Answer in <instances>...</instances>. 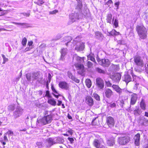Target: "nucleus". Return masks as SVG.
<instances>
[{
  "instance_id": "f3484780",
  "label": "nucleus",
  "mask_w": 148,
  "mask_h": 148,
  "mask_svg": "<svg viewBox=\"0 0 148 148\" xmlns=\"http://www.w3.org/2000/svg\"><path fill=\"white\" fill-rule=\"evenodd\" d=\"M105 91V96L108 98H110L113 95V92L112 90L109 88H106Z\"/></svg>"
},
{
  "instance_id": "a211bd4d",
  "label": "nucleus",
  "mask_w": 148,
  "mask_h": 148,
  "mask_svg": "<svg viewBox=\"0 0 148 148\" xmlns=\"http://www.w3.org/2000/svg\"><path fill=\"white\" fill-rule=\"evenodd\" d=\"M46 142L47 145L50 146L55 144V139L51 138H48L46 140Z\"/></svg>"
},
{
  "instance_id": "423d86ee",
  "label": "nucleus",
  "mask_w": 148,
  "mask_h": 148,
  "mask_svg": "<svg viewBox=\"0 0 148 148\" xmlns=\"http://www.w3.org/2000/svg\"><path fill=\"white\" fill-rule=\"evenodd\" d=\"M134 61L136 64L138 66L143 67L144 66L143 61L140 57L138 56L134 57Z\"/></svg>"
},
{
  "instance_id": "5701e85b",
  "label": "nucleus",
  "mask_w": 148,
  "mask_h": 148,
  "mask_svg": "<svg viewBox=\"0 0 148 148\" xmlns=\"http://www.w3.org/2000/svg\"><path fill=\"white\" fill-rule=\"evenodd\" d=\"M72 40L71 37L70 36H67L64 37V38L63 41L65 43V45L66 46L68 45V44Z\"/></svg>"
},
{
  "instance_id": "de8ad7c7",
  "label": "nucleus",
  "mask_w": 148,
  "mask_h": 148,
  "mask_svg": "<svg viewBox=\"0 0 148 148\" xmlns=\"http://www.w3.org/2000/svg\"><path fill=\"white\" fill-rule=\"evenodd\" d=\"M113 3V2L112 0H109L108 1L106 2L105 4L107 5L108 6H110V5Z\"/></svg>"
},
{
  "instance_id": "4c0bfd02",
  "label": "nucleus",
  "mask_w": 148,
  "mask_h": 148,
  "mask_svg": "<svg viewBox=\"0 0 148 148\" xmlns=\"http://www.w3.org/2000/svg\"><path fill=\"white\" fill-rule=\"evenodd\" d=\"M1 55L3 59V62H2V64H5L6 62L8 61V59L5 57V55L4 54H2Z\"/></svg>"
},
{
  "instance_id": "6e6552de",
  "label": "nucleus",
  "mask_w": 148,
  "mask_h": 148,
  "mask_svg": "<svg viewBox=\"0 0 148 148\" xmlns=\"http://www.w3.org/2000/svg\"><path fill=\"white\" fill-rule=\"evenodd\" d=\"M96 84L97 87L100 89L103 88L104 86L103 80L100 78H98L96 79Z\"/></svg>"
},
{
  "instance_id": "58836bf2",
  "label": "nucleus",
  "mask_w": 148,
  "mask_h": 148,
  "mask_svg": "<svg viewBox=\"0 0 148 148\" xmlns=\"http://www.w3.org/2000/svg\"><path fill=\"white\" fill-rule=\"evenodd\" d=\"M92 97H93L97 101H99L100 100V96L97 93H93L92 95Z\"/></svg>"
},
{
  "instance_id": "e433bc0d",
  "label": "nucleus",
  "mask_w": 148,
  "mask_h": 148,
  "mask_svg": "<svg viewBox=\"0 0 148 148\" xmlns=\"http://www.w3.org/2000/svg\"><path fill=\"white\" fill-rule=\"evenodd\" d=\"M140 111L139 109L135 110L134 111V114L136 116H138L140 114Z\"/></svg>"
},
{
  "instance_id": "20e7f679",
  "label": "nucleus",
  "mask_w": 148,
  "mask_h": 148,
  "mask_svg": "<svg viewBox=\"0 0 148 148\" xmlns=\"http://www.w3.org/2000/svg\"><path fill=\"white\" fill-rule=\"evenodd\" d=\"M73 43L76 45L75 48V50L77 51H82L84 48V44L81 41V39L79 36H77L74 40Z\"/></svg>"
},
{
  "instance_id": "6e6d98bb",
  "label": "nucleus",
  "mask_w": 148,
  "mask_h": 148,
  "mask_svg": "<svg viewBox=\"0 0 148 148\" xmlns=\"http://www.w3.org/2000/svg\"><path fill=\"white\" fill-rule=\"evenodd\" d=\"M46 47V44L45 43H42L39 46V47L40 49H43Z\"/></svg>"
},
{
  "instance_id": "ea45409f",
  "label": "nucleus",
  "mask_w": 148,
  "mask_h": 148,
  "mask_svg": "<svg viewBox=\"0 0 148 148\" xmlns=\"http://www.w3.org/2000/svg\"><path fill=\"white\" fill-rule=\"evenodd\" d=\"M88 60H91L93 62H95L94 58L90 55L88 56Z\"/></svg>"
},
{
  "instance_id": "774afa93",
  "label": "nucleus",
  "mask_w": 148,
  "mask_h": 148,
  "mask_svg": "<svg viewBox=\"0 0 148 148\" xmlns=\"http://www.w3.org/2000/svg\"><path fill=\"white\" fill-rule=\"evenodd\" d=\"M120 4V2L119 1L115 3L114 5L116 7H119Z\"/></svg>"
},
{
  "instance_id": "393cba45",
  "label": "nucleus",
  "mask_w": 148,
  "mask_h": 148,
  "mask_svg": "<svg viewBox=\"0 0 148 148\" xmlns=\"http://www.w3.org/2000/svg\"><path fill=\"white\" fill-rule=\"evenodd\" d=\"M109 35L112 36H116L120 34L119 32H116L115 29H113L109 33Z\"/></svg>"
},
{
  "instance_id": "1a4fd4ad",
  "label": "nucleus",
  "mask_w": 148,
  "mask_h": 148,
  "mask_svg": "<svg viewBox=\"0 0 148 148\" xmlns=\"http://www.w3.org/2000/svg\"><path fill=\"white\" fill-rule=\"evenodd\" d=\"M110 78L116 82L119 81L121 78V75L118 73H114L110 76Z\"/></svg>"
},
{
  "instance_id": "8fccbe9b",
  "label": "nucleus",
  "mask_w": 148,
  "mask_h": 148,
  "mask_svg": "<svg viewBox=\"0 0 148 148\" xmlns=\"http://www.w3.org/2000/svg\"><path fill=\"white\" fill-rule=\"evenodd\" d=\"M73 80L75 82L77 83H79V80L78 79L76 78L74 76L71 79Z\"/></svg>"
},
{
  "instance_id": "2f4dec72",
  "label": "nucleus",
  "mask_w": 148,
  "mask_h": 148,
  "mask_svg": "<svg viewBox=\"0 0 148 148\" xmlns=\"http://www.w3.org/2000/svg\"><path fill=\"white\" fill-rule=\"evenodd\" d=\"M140 108L143 110H145V109L146 105L145 102L143 100H142L140 104Z\"/></svg>"
},
{
  "instance_id": "c85d7f7f",
  "label": "nucleus",
  "mask_w": 148,
  "mask_h": 148,
  "mask_svg": "<svg viewBox=\"0 0 148 148\" xmlns=\"http://www.w3.org/2000/svg\"><path fill=\"white\" fill-rule=\"evenodd\" d=\"M31 74L32 80L36 79L38 78V74L37 73H34Z\"/></svg>"
},
{
  "instance_id": "f8f14e48",
  "label": "nucleus",
  "mask_w": 148,
  "mask_h": 148,
  "mask_svg": "<svg viewBox=\"0 0 148 148\" xmlns=\"http://www.w3.org/2000/svg\"><path fill=\"white\" fill-rule=\"evenodd\" d=\"M112 87L113 89L117 92L119 95L121 94L125 90L124 89L121 88L119 86L116 85H113Z\"/></svg>"
},
{
  "instance_id": "b1692460",
  "label": "nucleus",
  "mask_w": 148,
  "mask_h": 148,
  "mask_svg": "<svg viewBox=\"0 0 148 148\" xmlns=\"http://www.w3.org/2000/svg\"><path fill=\"white\" fill-rule=\"evenodd\" d=\"M50 98V99H48L47 101L48 103L53 106H55L56 105V101L52 97Z\"/></svg>"
},
{
  "instance_id": "79ce46f5",
  "label": "nucleus",
  "mask_w": 148,
  "mask_h": 148,
  "mask_svg": "<svg viewBox=\"0 0 148 148\" xmlns=\"http://www.w3.org/2000/svg\"><path fill=\"white\" fill-rule=\"evenodd\" d=\"M79 1H78V4L76 8L77 9H80L82 7V3L79 0Z\"/></svg>"
},
{
  "instance_id": "c756f323",
  "label": "nucleus",
  "mask_w": 148,
  "mask_h": 148,
  "mask_svg": "<svg viewBox=\"0 0 148 148\" xmlns=\"http://www.w3.org/2000/svg\"><path fill=\"white\" fill-rule=\"evenodd\" d=\"M93 144L97 148H98L100 147V143L99 140H95L93 142Z\"/></svg>"
},
{
  "instance_id": "bb28decb",
  "label": "nucleus",
  "mask_w": 148,
  "mask_h": 148,
  "mask_svg": "<svg viewBox=\"0 0 148 148\" xmlns=\"http://www.w3.org/2000/svg\"><path fill=\"white\" fill-rule=\"evenodd\" d=\"M54 139H55V144L62 143L64 141L63 139L60 137L55 138Z\"/></svg>"
},
{
  "instance_id": "6ab92c4d",
  "label": "nucleus",
  "mask_w": 148,
  "mask_h": 148,
  "mask_svg": "<svg viewBox=\"0 0 148 148\" xmlns=\"http://www.w3.org/2000/svg\"><path fill=\"white\" fill-rule=\"evenodd\" d=\"M140 134L138 133L134 137V143L136 146H138L140 145Z\"/></svg>"
},
{
  "instance_id": "9d476101",
  "label": "nucleus",
  "mask_w": 148,
  "mask_h": 148,
  "mask_svg": "<svg viewBox=\"0 0 148 148\" xmlns=\"http://www.w3.org/2000/svg\"><path fill=\"white\" fill-rule=\"evenodd\" d=\"M98 62L100 64L104 67L108 66L110 63V61L107 59H102Z\"/></svg>"
},
{
  "instance_id": "a878e982",
  "label": "nucleus",
  "mask_w": 148,
  "mask_h": 148,
  "mask_svg": "<svg viewBox=\"0 0 148 148\" xmlns=\"http://www.w3.org/2000/svg\"><path fill=\"white\" fill-rule=\"evenodd\" d=\"M95 36L97 38L99 39H102L103 38V36L102 34L98 32H95Z\"/></svg>"
},
{
  "instance_id": "c03bdc74",
  "label": "nucleus",
  "mask_w": 148,
  "mask_h": 148,
  "mask_svg": "<svg viewBox=\"0 0 148 148\" xmlns=\"http://www.w3.org/2000/svg\"><path fill=\"white\" fill-rule=\"evenodd\" d=\"M106 85L107 87H110L112 86V84L109 81H105Z\"/></svg>"
},
{
  "instance_id": "4468645a",
  "label": "nucleus",
  "mask_w": 148,
  "mask_h": 148,
  "mask_svg": "<svg viewBox=\"0 0 148 148\" xmlns=\"http://www.w3.org/2000/svg\"><path fill=\"white\" fill-rule=\"evenodd\" d=\"M86 102L89 106H91L94 104V101L93 99L90 96H87L86 98Z\"/></svg>"
},
{
  "instance_id": "c9c22d12",
  "label": "nucleus",
  "mask_w": 148,
  "mask_h": 148,
  "mask_svg": "<svg viewBox=\"0 0 148 148\" xmlns=\"http://www.w3.org/2000/svg\"><path fill=\"white\" fill-rule=\"evenodd\" d=\"M15 108V105L14 104H12L8 106V109L9 110L13 111L14 109Z\"/></svg>"
},
{
  "instance_id": "4d7b16f0",
  "label": "nucleus",
  "mask_w": 148,
  "mask_h": 148,
  "mask_svg": "<svg viewBox=\"0 0 148 148\" xmlns=\"http://www.w3.org/2000/svg\"><path fill=\"white\" fill-rule=\"evenodd\" d=\"M51 77V74L50 73H49L48 76V80L47 81V82H49V83H50V82Z\"/></svg>"
},
{
  "instance_id": "9b49d317",
  "label": "nucleus",
  "mask_w": 148,
  "mask_h": 148,
  "mask_svg": "<svg viewBox=\"0 0 148 148\" xmlns=\"http://www.w3.org/2000/svg\"><path fill=\"white\" fill-rule=\"evenodd\" d=\"M106 123L109 127L114 126V119L111 116L108 117L106 119Z\"/></svg>"
},
{
  "instance_id": "ddd939ff",
  "label": "nucleus",
  "mask_w": 148,
  "mask_h": 148,
  "mask_svg": "<svg viewBox=\"0 0 148 148\" xmlns=\"http://www.w3.org/2000/svg\"><path fill=\"white\" fill-rule=\"evenodd\" d=\"M59 87L62 89L67 90L69 89V85L64 81L60 82L59 84Z\"/></svg>"
},
{
  "instance_id": "69168bd1",
  "label": "nucleus",
  "mask_w": 148,
  "mask_h": 148,
  "mask_svg": "<svg viewBox=\"0 0 148 148\" xmlns=\"http://www.w3.org/2000/svg\"><path fill=\"white\" fill-rule=\"evenodd\" d=\"M6 134H13V132L10 130H9L7 132Z\"/></svg>"
},
{
  "instance_id": "cd10ccee",
  "label": "nucleus",
  "mask_w": 148,
  "mask_h": 148,
  "mask_svg": "<svg viewBox=\"0 0 148 148\" xmlns=\"http://www.w3.org/2000/svg\"><path fill=\"white\" fill-rule=\"evenodd\" d=\"M92 124L94 125H99V122L98 118H96L92 120Z\"/></svg>"
},
{
  "instance_id": "49530a36",
  "label": "nucleus",
  "mask_w": 148,
  "mask_h": 148,
  "mask_svg": "<svg viewBox=\"0 0 148 148\" xmlns=\"http://www.w3.org/2000/svg\"><path fill=\"white\" fill-rule=\"evenodd\" d=\"M45 96L49 98H51V96L50 94L49 91L48 90H47L46 91Z\"/></svg>"
},
{
  "instance_id": "2eb2a0df",
  "label": "nucleus",
  "mask_w": 148,
  "mask_h": 148,
  "mask_svg": "<svg viewBox=\"0 0 148 148\" xmlns=\"http://www.w3.org/2000/svg\"><path fill=\"white\" fill-rule=\"evenodd\" d=\"M138 96L136 94H133L131 95V105H134L136 102Z\"/></svg>"
},
{
  "instance_id": "a18cd8bd",
  "label": "nucleus",
  "mask_w": 148,
  "mask_h": 148,
  "mask_svg": "<svg viewBox=\"0 0 148 148\" xmlns=\"http://www.w3.org/2000/svg\"><path fill=\"white\" fill-rule=\"evenodd\" d=\"M118 43L120 45H125V42L124 40H121L118 41Z\"/></svg>"
},
{
  "instance_id": "bf43d9fd",
  "label": "nucleus",
  "mask_w": 148,
  "mask_h": 148,
  "mask_svg": "<svg viewBox=\"0 0 148 148\" xmlns=\"http://www.w3.org/2000/svg\"><path fill=\"white\" fill-rule=\"evenodd\" d=\"M109 106L111 108H113L116 106V104L115 103H113L112 104H110Z\"/></svg>"
},
{
  "instance_id": "412c9836",
  "label": "nucleus",
  "mask_w": 148,
  "mask_h": 148,
  "mask_svg": "<svg viewBox=\"0 0 148 148\" xmlns=\"http://www.w3.org/2000/svg\"><path fill=\"white\" fill-rule=\"evenodd\" d=\"M132 78L131 76L127 74H126L124 75L123 77V80L125 81L127 84L131 81Z\"/></svg>"
},
{
  "instance_id": "7c9ffc66",
  "label": "nucleus",
  "mask_w": 148,
  "mask_h": 148,
  "mask_svg": "<svg viewBox=\"0 0 148 148\" xmlns=\"http://www.w3.org/2000/svg\"><path fill=\"white\" fill-rule=\"evenodd\" d=\"M112 16L111 14H108L106 18V20L108 23H111Z\"/></svg>"
},
{
  "instance_id": "338daca9",
  "label": "nucleus",
  "mask_w": 148,
  "mask_h": 148,
  "mask_svg": "<svg viewBox=\"0 0 148 148\" xmlns=\"http://www.w3.org/2000/svg\"><path fill=\"white\" fill-rule=\"evenodd\" d=\"M4 140L5 141H7L8 140V139L7 137L6 136V134H4Z\"/></svg>"
},
{
  "instance_id": "72a5a7b5",
  "label": "nucleus",
  "mask_w": 148,
  "mask_h": 148,
  "mask_svg": "<svg viewBox=\"0 0 148 148\" xmlns=\"http://www.w3.org/2000/svg\"><path fill=\"white\" fill-rule=\"evenodd\" d=\"M12 23L16 25H18L21 26L23 27H26L27 26V24L26 23H16L14 22H11Z\"/></svg>"
},
{
  "instance_id": "aec40b11",
  "label": "nucleus",
  "mask_w": 148,
  "mask_h": 148,
  "mask_svg": "<svg viewBox=\"0 0 148 148\" xmlns=\"http://www.w3.org/2000/svg\"><path fill=\"white\" fill-rule=\"evenodd\" d=\"M107 144L108 146H112L115 143V140L114 138H111L107 140Z\"/></svg>"
},
{
  "instance_id": "473e14b6",
  "label": "nucleus",
  "mask_w": 148,
  "mask_h": 148,
  "mask_svg": "<svg viewBox=\"0 0 148 148\" xmlns=\"http://www.w3.org/2000/svg\"><path fill=\"white\" fill-rule=\"evenodd\" d=\"M96 71L100 73L105 74L106 73V71L102 69H100L99 68H96Z\"/></svg>"
},
{
  "instance_id": "680f3d73",
  "label": "nucleus",
  "mask_w": 148,
  "mask_h": 148,
  "mask_svg": "<svg viewBox=\"0 0 148 148\" xmlns=\"http://www.w3.org/2000/svg\"><path fill=\"white\" fill-rule=\"evenodd\" d=\"M68 139L71 143H73L74 141V139L73 138L69 137L68 138Z\"/></svg>"
},
{
  "instance_id": "13d9d810",
  "label": "nucleus",
  "mask_w": 148,
  "mask_h": 148,
  "mask_svg": "<svg viewBox=\"0 0 148 148\" xmlns=\"http://www.w3.org/2000/svg\"><path fill=\"white\" fill-rule=\"evenodd\" d=\"M116 66L114 65H112L110 67V69H111L112 71H113L115 69L114 68H115Z\"/></svg>"
},
{
  "instance_id": "5fc2aeb1",
  "label": "nucleus",
  "mask_w": 148,
  "mask_h": 148,
  "mask_svg": "<svg viewBox=\"0 0 148 148\" xmlns=\"http://www.w3.org/2000/svg\"><path fill=\"white\" fill-rule=\"evenodd\" d=\"M87 65L88 68H91L92 66V64L91 62L88 61L87 62Z\"/></svg>"
},
{
  "instance_id": "37998d69",
  "label": "nucleus",
  "mask_w": 148,
  "mask_h": 148,
  "mask_svg": "<svg viewBox=\"0 0 148 148\" xmlns=\"http://www.w3.org/2000/svg\"><path fill=\"white\" fill-rule=\"evenodd\" d=\"M26 77L27 80L28 81H30L32 80L31 74H27L26 75Z\"/></svg>"
},
{
  "instance_id": "39448f33",
  "label": "nucleus",
  "mask_w": 148,
  "mask_h": 148,
  "mask_svg": "<svg viewBox=\"0 0 148 148\" xmlns=\"http://www.w3.org/2000/svg\"><path fill=\"white\" fill-rule=\"evenodd\" d=\"M130 140V138L129 136H122L118 137L117 142L119 145H125L128 143Z\"/></svg>"
},
{
  "instance_id": "dca6fc26",
  "label": "nucleus",
  "mask_w": 148,
  "mask_h": 148,
  "mask_svg": "<svg viewBox=\"0 0 148 148\" xmlns=\"http://www.w3.org/2000/svg\"><path fill=\"white\" fill-rule=\"evenodd\" d=\"M68 52V50L66 48H63L61 49L60 51L61 53L60 59L62 60H64V57L67 54Z\"/></svg>"
},
{
  "instance_id": "f704fd0d",
  "label": "nucleus",
  "mask_w": 148,
  "mask_h": 148,
  "mask_svg": "<svg viewBox=\"0 0 148 148\" xmlns=\"http://www.w3.org/2000/svg\"><path fill=\"white\" fill-rule=\"evenodd\" d=\"M86 85L88 88L90 87L91 85V82L89 79H87L85 81Z\"/></svg>"
},
{
  "instance_id": "f257e3e1",
  "label": "nucleus",
  "mask_w": 148,
  "mask_h": 148,
  "mask_svg": "<svg viewBox=\"0 0 148 148\" xmlns=\"http://www.w3.org/2000/svg\"><path fill=\"white\" fill-rule=\"evenodd\" d=\"M84 58H81L78 56L76 54H74L73 56V61H76L77 63L75 64L74 65L78 71V72L80 74L83 73L84 71V66L82 64H80L84 62Z\"/></svg>"
},
{
  "instance_id": "3c124183",
  "label": "nucleus",
  "mask_w": 148,
  "mask_h": 148,
  "mask_svg": "<svg viewBox=\"0 0 148 148\" xmlns=\"http://www.w3.org/2000/svg\"><path fill=\"white\" fill-rule=\"evenodd\" d=\"M73 80L75 82L77 83H79V80L78 79L76 78L74 76L71 79Z\"/></svg>"
},
{
  "instance_id": "4be33fe9",
  "label": "nucleus",
  "mask_w": 148,
  "mask_h": 148,
  "mask_svg": "<svg viewBox=\"0 0 148 148\" xmlns=\"http://www.w3.org/2000/svg\"><path fill=\"white\" fill-rule=\"evenodd\" d=\"M70 18L72 22H73L75 21V19H79V17L77 13L72 14L70 16Z\"/></svg>"
},
{
  "instance_id": "09e8293b",
  "label": "nucleus",
  "mask_w": 148,
  "mask_h": 148,
  "mask_svg": "<svg viewBox=\"0 0 148 148\" xmlns=\"http://www.w3.org/2000/svg\"><path fill=\"white\" fill-rule=\"evenodd\" d=\"M114 25L115 27H117L118 26V21L117 19H115L114 23Z\"/></svg>"
},
{
  "instance_id": "7ed1b4c3",
  "label": "nucleus",
  "mask_w": 148,
  "mask_h": 148,
  "mask_svg": "<svg viewBox=\"0 0 148 148\" xmlns=\"http://www.w3.org/2000/svg\"><path fill=\"white\" fill-rule=\"evenodd\" d=\"M52 120V116L49 115L38 120V119L36 124L38 125H43L50 123Z\"/></svg>"
},
{
  "instance_id": "f03ea898",
  "label": "nucleus",
  "mask_w": 148,
  "mask_h": 148,
  "mask_svg": "<svg viewBox=\"0 0 148 148\" xmlns=\"http://www.w3.org/2000/svg\"><path fill=\"white\" fill-rule=\"evenodd\" d=\"M136 29L140 38L144 39L146 38L147 31L143 26L138 25L136 27Z\"/></svg>"
},
{
  "instance_id": "0eeeda50",
  "label": "nucleus",
  "mask_w": 148,
  "mask_h": 148,
  "mask_svg": "<svg viewBox=\"0 0 148 148\" xmlns=\"http://www.w3.org/2000/svg\"><path fill=\"white\" fill-rule=\"evenodd\" d=\"M23 112V109L20 107L18 106L15 111L13 112V116L14 118H17L22 115Z\"/></svg>"
},
{
  "instance_id": "e2e57ef3",
  "label": "nucleus",
  "mask_w": 148,
  "mask_h": 148,
  "mask_svg": "<svg viewBox=\"0 0 148 148\" xmlns=\"http://www.w3.org/2000/svg\"><path fill=\"white\" fill-rule=\"evenodd\" d=\"M51 89L53 92H54L55 93H56L58 94V92H57V91L55 89V88L53 87V86H52L51 87Z\"/></svg>"
},
{
  "instance_id": "864d4df0",
  "label": "nucleus",
  "mask_w": 148,
  "mask_h": 148,
  "mask_svg": "<svg viewBox=\"0 0 148 148\" xmlns=\"http://www.w3.org/2000/svg\"><path fill=\"white\" fill-rule=\"evenodd\" d=\"M68 75L69 77L71 79H72L74 77V76L71 73L69 72H68Z\"/></svg>"
},
{
  "instance_id": "603ef678",
  "label": "nucleus",
  "mask_w": 148,
  "mask_h": 148,
  "mask_svg": "<svg viewBox=\"0 0 148 148\" xmlns=\"http://www.w3.org/2000/svg\"><path fill=\"white\" fill-rule=\"evenodd\" d=\"M58 12V10H54L50 12L49 14H55L56 13H57Z\"/></svg>"
},
{
  "instance_id": "a19ab883",
  "label": "nucleus",
  "mask_w": 148,
  "mask_h": 148,
  "mask_svg": "<svg viewBox=\"0 0 148 148\" xmlns=\"http://www.w3.org/2000/svg\"><path fill=\"white\" fill-rule=\"evenodd\" d=\"M27 42V40L25 37H24L22 40V44L24 46H25Z\"/></svg>"
},
{
  "instance_id": "0e129e2a",
  "label": "nucleus",
  "mask_w": 148,
  "mask_h": 148,
  "mask_svg": "<svg viewBox=\"0 0 148 148\" xmlns=\"http://www.w3.org/2000/svg\"><path fill=\"white\" fill-rule=\"evenodd\" d=\"M68 133H69L70 134L72 135L73 133V130L71 129H69L67 131Z\"/></svg>"
},
{
  "instance_id": "052dcab7",
  "label": "nucleus",
  "mask_w": 148,
  "mask_h": 148,
  "mask_svg": "<svg viewBox=\"0 0 148 148\" xmlns=\"http://www.w3.org/2000/svg\"><path fill=\"white\" fill-rule=\"evenodd\" d=\"M32 49V48L30 47H27L24 50V51L26 52L27 51L30 50Z\"/></svg>"
}]
</instances>
